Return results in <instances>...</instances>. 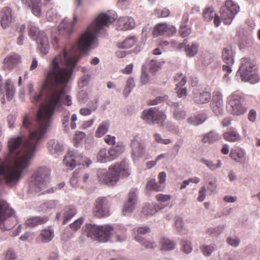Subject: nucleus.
Returning <instances> with one entry per match:
<instances>
[{
  "instance_id": "7ed1b4c3",
  "label": "nucleus",
  "mask_w": 260,
  "mask_h": 260,
  "mask_svg": "<svg viewBox=\"0 0 260 260\" xmlns=\"http://www.w3.org/2000/svg\"><path fill=\"white\" fill-rule=\"evenodd\" d=\"M130 175L128 165L123 160L120 164H116L109 167L108 170L100 169L97 175L100 182L109 185H113L119 179V177H127Z\"/></svg>"
},
{
  "instance_id": "f704fd0d",
  "label": "nucleus",
  "mask_w": 260,
  "mask_h": 260,
  "mask_svg": "<svg viewBox=\"0 0 260 260\" xmlns=\"http://www.w3.org/2000/svg\"><path fill=\"white\" fill-rule=\"evenodd\" d=\"M146 188L147 190L161 191L164 188V185L158 184L156 182L155 179H151L147 182Z\"/></svg>"
},
{
  "instance_id": "72a5a7b5",
  "label": "nucleus",
  "mask_w": 260,
  "mask_h": 260,
  "mask_svg": "<svg viewBox=\"0 0 260 260\" xmlns=\"http://www.w3.org/2000/svg\"><path fill=\"white\" fill-rule=\"evenodd\" d=\"M119 25L123 30L131 29L135 26V21L132 17H126L119 20Z\"/></svg>"
},
{
  "instance_id": "e2e57ef3",
  "label": "nucleus",
  "mask_w": 260,
  "mask_h": 260,
  "mask_svg": "<svg viewBox=\"0 0 260 260\" xmlns=\"http://www.w3.org/2000/svg\"><path fill=\"white\" fill-rule=\"evenodd\" d=\"M80 177L79 172L77 169H76L73 174L72 177L70 179V182L71 185L73 187H76L78 184V178Z\"/></svg>"
},
{
  "instance_id": "3c124183",
  "label": "nucleus",
  "mask_w": 260,
  "mask_h": 260,
  "mask_svg": "<svg viewBox=\"0 0 260 260\" xmlns=\"http://www.w3.org/2000/svg\"><path fill=\"white\" fill-rule=\"evenodd\" d=\"M168 99V96L164 95L162 96H158L155 99L150 100L148 101L147 104L149 106H154L162 103L165 101H167Z\"/></svg>"
},
{
  "instance_id": "dca6fc26",
  "label": "nucleus",
  "mask_w": 260,
  "mask_h": 260,
  "mask_svg": "<svg viewBox=\"0 0 260 260\" xmlns=\"http://www.w3.org/2000/svg\"><path fill=\"white\" fill-rule=\"evenodd\" d=\"M93 212L95 216L99 217L109 215V206L106 198L96 199L95 207L93 208Z\"/></svg>"
},
{
  "instance_id": "cd10ccee",
  "label": "nucleus",
  "mask_w": 260,
  "mask_h": 260,
  "mask_svg": "<svg viewBox=\"0 0 260 260\" xmlns=\"http://www.w3.org/2000/svg\"><path fill=\"white\" fill-rule=\"evenodd\" d=\"M112 231H114L116 234L117 240L119 242L124 241L126 238V229L125 226L122 224H118L115 225L114 227L112 226Z\"/></svg>"
},
{
  "instance_id": "5fc2aeb1",
  "label": "nucleus",
  "mask_w": 260,
  "mask_h": 260,
  "mask_svg": "<svg viewBox=\"0 0 260 260\" xmlns=\"http://www.w3.org/2000/svg\"><path fill=\"white\" fill-rule=\"evenodd\" d=\"M201 250L205 256H209L214 251V247L211 245H204L201 247Z\"/></svg>"
},
{
  "instance_id": "20e7f679",
  "label": "nucleus",
  "mask_w": 260,
  "mask_h": 260,
  "mask_svg": "<svg viewBox=\"0 0 260 260\" xmlns=\"http://www.w3.org/2000/svg\"><path fill=\"white\" fill-rule=\"evenodd\" d=\"M84 235L101 242H107L110 237L112 226L104 225L98 226L93 224H86L82 228Z\"/></svg>"
},
{
  "instance_id": "864d4df0",
  "label": "nucleus",
  "mask_w": 260,
  "mask_h": 260,
  "mask_svg": "<svg viewBox=\"0 0 260 260\" xmlns=\"http://www.w3.org/2000/svg\"><path fill=\"white\" fill-rule=\"evenodd\" d=\"M160 63L156 60L152 59L149 63V70L151 73H154L160 69Z\"/></svg>"
},
{
  "instance_id": "4468645a",
  "label": "nucleus",
  "mask_w": 260,
  "mask_h": 260,
  "mask_svg": "<svg viewBox=\"0 0 260 260\" xmlns=\"http://www.w3.org/2000/svg\"><path fill=\"white\" fill-rule=\"evenodd\" d=\"M138 194V190L136 188H132L129 191L127 201L125 203L122 211L124 215H128L134 211L137 202Z\"/></svg>"
},
{
  "instance_id": "c756f323",
  "label": "nucleus",
  "mask_w": 260,
  "mask_h": 260,
  "mask_svg": "<svg viewBox=\"0 0 260 260\" xmlns=\"http://www.w3.org/2000/svg\"><path fill=\"white\" fill-rule=\"evenodd\" d=\"M222 59L227 64H233L234 62V53L229 47L223 49L222 54Z\"/></svg>"
},
{
  "instance_id": "603ef678",
  "label": "nucleus",
  "mask_w": 260,
  "mask_h": 260,
  "mask_svg": "<svg viewBox=\"0 0 260 260\" xmlns=\"http://www.w3.org/2000/svg\"><path fill=\"white\" fill-rule=\"evenodd\" d=\"M186 116V112L183 109H175L173 112V117L177 120H182Z\"/></svg>"
},
{
  "instance_id": "774afa93",
  "label": "nucleus",
  "mask_w": 260,
  "mask_h": 260,
  "mask_svg": "<svg viewBox=\"0 0 260 260\" xmlns=\"http://www.w3.org/2000/svg\"><path fill=\"white\" fill-rule=\"evenodd\" d=\"M59 34L58 32H52L51 35L52 38V43L55 49H57L59 47L58 42H59Z\"/></svg>"
},
{
  "instance_id": "de8ad7c7",
  "label": "nucleus",
  "mask_w": 260,
  "mask_h": 260,
  "mask_svg": "<svg viewBox=\"0 0 260 260\" xmlns=\"http://www.w3.org/2000/svg\"><path fill=\"white\" fill-rule=\"evenodd\" d=\"M97 159L98 161L102 163L110 161L106 149H102L100 150L98 153Z\"/></svg>"
},
{
  "instance_id": "473e14b6",
  "label": "nucleus",
  "mask_w": 260,
  "mask_h": 260,
  "mask_svg": "<svg viewBox=\"0 0 260 260\" xmlns=\"http://www.w3.org/2000/svg\"><path fill=\"white\" fill-rule=\"evenodd\" d=\"M5 89L7 100L8 101L11 100L15 92V89L11 79H8L6 80L5 83Z\"/></svg>"
},
{
  "instance_id": "393cba45",
  "label": "nucleus",
  "mask_w": 260,
  "mask_h": 260,
  "mask_svg": "<svg viewBox=\"0 0 260 260\" xmlns=\"http://www.w3.org/2000/svg\"><path fill=\"white\" fill-rule=\"evenodd\" d=\"M124 150V146L122 143L111 147L108 151L109 161H112L118 157Z\"/></svg>"
},
{
  "instance_id": "bf43d9fd",
  "label": "nucleus",
  "mask_w": 260,
  "mask_h": 260,
  "mask_svg": "<svg viewBox=\"0 0 260 260\" xmlns=\"http://www.w3.org/2000/svg\"><path fill=\"white\" fill-rule=\"evenodd\" d=\"M191 33V28L187 25L180 24V34L182 37H186Z\"/></svg>"
},
{
  "instance_id": "4d7b16f0",
  "label": "nucleus",
  "mask_w": 260,
  "mask_h": 260,
  "mask_svg": "<svg viewBox=\"0 0 260 260\" xmlns=\"http://www.w3.org/2000/svg\"><path fill=\"white\" fill-rule=\"evenodd\" d=\"M84 221V218L80 217L78 219H76L74 222L70 224V228L74 231H76L79 229Z\"/></svg>"
},
{
  "instance_id": "4c0bfd02",
  "label": "nucleus",
  "mask_w": 260,
  "mask_h": 260,
  "mask_svg": "<svg viewBox=\"0 0 260 260\" xmlns=\"http://www.w3.org/2000/svg\"><path fill=\"white\" fill-rule=\"evenodd\" d=\"M201 162L206 166V167L211 171H215L216 169L221 167L222 163L220 159L217 160V162L214 163L211 160L207 159L205 158H202L201 159Z\"/></svg>"
},
{
  "instance_id": "bb28decb",
  "label": "nucleus",
  "mask_w": 260,
  "mask_h": 260,
  "mask_svg": "<svg viewBox=\"0 0 260 260\" xmlns=\"http://www.w3.org/2000/svg\"><path fill=\"white\" fill-rule=\"evenodd\" d=\"M211 99L210 93L208 91L194 92L193 100L197 104H205L209 102Z\"/></svg>"
},
{
  "instance_id": "ddd939ff",
  "label": "nucleus",
  "mask_w": 260,
  "mask_h": 260,
  "mask_svg": "<svg viewBox=\"0 0 260 260\" xmlns=\"http://www.w3.org/2000/svg\"><path fill=\"white\" fill-rule=\"evenodd\" d=\"M14 213L13 209L10 208L9 204L5 201L0 200V227L3 224L2 229L5 231L11 230L15 225L14 223L10 225H8L7 222L9 218Z\"/></svg>"
},
{
  "instance_id": "052dcab7",
  "label": "nucleus",
  "mask_w": 260,
  "mask_h": 260,
  "mask_svg": "<svg viewBox=\"0 0 260 260\" xmlns=\"http://www.w3.org/2000/svg\"><path fill=\"white\" fill-rule=\"evenodd\" d=\"M150 81V77L145 70V69H144V66H143L142 68V72H141V82L142 84L145 85L149 83Z\"/></svg>"
},
{
  "instance_id": "f3484780",
  "label": "nucleus",
  "mask_w": 260,
  "mask_h": 260,
  "mask_svg": "<svg viewBox=\"0 0 260 260\" xmlns=\"http://www.w3.org/2000/svg\"><path fill=\"white\" fill-rule=\"evenodd\" d=\"M211 108L216 115L222 114L223 111V104L222 94L221 92L218 91L213 92Z\"/></svg>"
},
{
  "instance_id": "ea45409f",
  "label": "nucleus",
  "mask_w": 260,
  "mask_h": 260,
  "mask_svg": "<svg viewBox=\"0 0 260 260\" xmlns=\"http://www.w3.org/2000/svg\"><path fill=\"white\" fill-rule=\"evenodd\" d=\"M168 25L165 23H159L155 25L153 30V35L154 37L161 35H166Z\"/></svg>"
},
{
  "instance_id": "37998d69",
  "label": "nucleus",
  "mask_w": 260,
  "mask_h": 260,
  "mask_svg": "<svg viewBox=\"0 0 260 260\" xmlns=\"http://www.w3.org/2000/svg\"><path fill=\"white\" fill-rule=\"evenodd\" d=\"M109 127V125L107 122H103L97 128L95 136L98 138L102 137L108 132Z\"/></svg>"
},
{
  "instance_id": "1a4fd4ad",
  "label": "nucleus",
  "mask_w": 260,
  "mask_h": 260,
  "mask_svg": "<svg viewBox=\"0 0 260 260\" xmlns=\"http://www.w3.org/2000/svg\"><path fill=\"white\" fill-rule=\"evenodd\" d=\"M227 101L229 111L232 115L240 116L247 111V108L243 104L244 98L238 91L232 93L228 98Z\"/></svg>"
},
{
  "instance_id": "9d476101",
  "label": "nucleus",
  "mask_w": 260,
  "mask_h": 260,
  "mask_svg": "<svg viewBox=\"0 0 260 260\" xmlns=\"http://www.w3.org/2000/svg\"><path fill=\"white\" fill-rule=\"evenodd\" d=\"M63 164L69 169L73 170L77 165H86L88 167L91 164V161L87 158H84L82 153L79 152L76 149L69 151L64 156L63 160Z\"/></svg>"
},
{
  "instance_id": "79ce46f5",
  "label": "nucleus",
  "mask_w": 260,
  "mask_h": 260,
  "mask_svg": "<svg viewBox=\"0 0 260 260\" xmlns=\"http://www.w3.org/2000/svg\"><path fill=\"white\" fill-rule=\"evenodd\" d=\"M176 230L180 234H186L187 232L186 228L184 226L181 217H177L175 221Z\"/></svg>"
},
{
  "instance_id": "6ab92c4d",
  "label": "nucleus",
  "mask_w": 260,
  "mask_h": 260,
  "mask_svg": "<svg viewBox=\"0 0 260 260\" xmlns=\"http://www.w3.org/2000/svg\"><path fill=\"white\" fill-rule=\"evenodd\" d=\"M199 47V44L196 42L192 43L191 45L187 44V41L185 39L182 43L179 44L178 49L180 50H184L187 56L192 57L198 53Z\"/></svg>"
},
{
  "instance_id": "7c9ffc66",
  "label": "nucleus",
  "mask_w": 260,
  "mask_h": 260,
  "mask_svg": "<svg viewBox=\"0 0 260 260\" xmlns=\"http://www.w3.org/2000/svg\"><path fill=\"white\" fill-rule=\"evenodd\" d=\"M63 224H66L76 214V209L73 206L70 205L65 207L63 210Z\"/></svg>"
},
{
  "instance_id": "a878e982",
  "label": "nucleus",
  "mask_w": 260,
  "mask_h": 260,
  "mask_svg": "<svg viewBox=\"0 0 260 260\" xmlns=\"http://www.w3.org/2000/svg\"><path fill=\"white\" fill-rule=\"evenodd\" d=\"M223 137L226 141L236 142L239 141L241 139V136L236 129L231 127L223 134Z\"/></svg>"
},
{
  "instance_id": "2f4dec72",
  "label": "nucleus",
  "mask_w": 260,
  "mask_h": 260,
  "mask_svg": "<svg viewBox=\"0 0 260 260\" xmlns=\"http://www.w3.org/2000/svg\"><path fill=\"white\" fill-rule=\"evenodd\" d=\"M54 236L53 230L44 229L39 235V238L43 243H48L53 239Z\"/></svg>"
},
{
  "instance_id": "6e6552de",
  "label": "nucleus",
  "mask_w": 260,
  "mask_h": 260,
  "mask_svg": "<svg viewBox=\"0 0 260 260\" xmlns=\"http://www.w3.org/2000/svg\"><path fill=\"white\" fill-rule=\"evenodd\" d=\"M141 117L148 124H157L159 127H164L167 115L164 110L152 107L143 110Z\"/></svg>"
},
{
  "instance_id": "58836bf2",
  "label": "nucleus",
  "mask_w": 260,
  "mask_h": 260,
  "mask_svg": "<svg viewBox=\"0 0 260 260\" xmlns=\"http://www.w3.org/2000/svg\"><path fill=\"white\" fill-rule=\"evenodd\" d=\"M160 244H161V250L163 251H169L173 250L175 248V243L166 238H164L160 240Z\"/></svg>"
},
{
  "instance_id": "a18cd8bd",
  "label": "nucleus",
  "mask_w": 260,
  "mask_h": 260,
  "mask_svg": "<svg viewBox=\"0 0 260 260\" xmlns=\"http://www.w3.org/2000/svg\"><path fill=\"white\" fill-rule=\"evenodd\" d=\"M224 228V225H218L215 228H209L207 231V233L213 237L217 236L222 232Z\"/></svg>"
},
{
  "instance_id": "6e6d98bb",
  "label": "nucleus",
  "mask_w": 260,
  "mask_h": 260,
  "mask_svg": "<svg viewBox=\"0 0 260 260\" xmlns=\"http://www.w3.org/2000/svg\"><path fill=\"white\" fill-rule=\"evenodd\" d=\"M166 128L167 131L173 133L174 134H177L179 132L178 126L172 122H168L166 124Z\"/></svg>"
},
{
  "instance_id": "49530a36",
  "label": "nucleus",
  "mask_w": 260,
  "mask_h": 260,
  "mask_svg": "<svg viewBox=\"0 0 260 260\" xmlns=\"http://www.w3.org/2000/svg\"><path fill=\"white\" fill-rule=\"evenodd\" d=\"M86 134L82 132L77 131L74 137L75 145L79 147L83 141H85Z\"/></svg>"
},
{
  "instance_id": "9b49d317",
  "label": "nucleus",
  "mask_w": 260,
  "mask_h": 260,
  "mask_svg": "<svg viewBox=\"0 0 260 260\" xmlns=\"http://www.w3.org/2000/svg\"><path fill=\"white\" fill-rule=\"evenodd\" d=\"M239 11L240 7L237 4L232 0H227L220 8V17L224 24L229 25Z\"/></svg>"
},
{
  "instance_id": "412c9836",
  "label": "nucleus",
  "mask_w": 260,
  "mask_h": 260,
  "mask_svg": "<svg viewBox=\"0 0 260 260\" xmlns=\"http://www.w3.org/2000/svg\"><path fill=\"white\" fill-rule=\"evenodd\" d=\"M20 60V56L17 54L13 53L8 55L3 61V68L4 70H11L14 69Z\"/></svg>"
},
{
  "instance_id": "c9c22d12",
  "label": "nucleus",
  "mask_w": 260,
  "mask_h": 260,
  "mask_svg": "<svg viewBox=\"0 0 260 260\" xmlns=\"http://www.w3.org/2000/svg\"><path fill=\"white\" fill-rule=\"evenodd\" d=\"M138 41L135 36H130L126 38L122 42L119 43L118 46L121 49H128L133 47Z\"/></svg>"
},
{
  "instance_id": "b1692460",
  "label": "nucleus",
  "mask_w": 260,
  "mask_h": 260,
  "mask_svg": "<svg viewBox=\"0 0 260 260\" xmlns=\"http://www.w3.org/2000/svg\"><path fill=\"white\" fill-rule=\"evenodd\" d=\"M49 220L47 216H33L28 218L25 221L27 227L35 228L39 225H42L46 223Z\"/></svg>"
},
{
  "instance_id": "2eb2a0df",
  "label": "nucleus",
  "mask_w": 260,
  "mask_h": 260,
  "mask_svg": "<svg viewBox=\"0 0 260 260\" xmlns=\"http://www.w3.org/2000/svg\"><path fill=\"white\" fill-rule=\"evenodd\" d=\"M150 232V229L149 226H144L139 227L137 230V235L135 237L136 241L138 242L144 246L146 248L154 249L157 246L156 243L147 241L141 237L140 235H144Z\"/></svg>"
},
{
  "instance_id": "69168bd1",
  "label": "nucleus",
  "mask_w": 260,
  "mask_h": 260,
  "mask_svg": "<svg viewBox=\"0 0 260 260\" xmlns=\"http://www.w3.org/2000/svg\"><path fill=\"white\" fill-rule=\"evenodd\" d=\"M89 80V76L88 75H84L81 77L78 82V85L80 88H83L86 86Z\"/></svg>"
},
{
  "instance_id": "0eeeda50",
  "label": "nucleus",
  "mask_w": 260,
  "mask_h": 260,
  "mask_svg": "<svg viewBox=\"0 0 260 260\" xmlns=\"http://www.w3.org/2000/svg\"><path fill=\"white\" fill-rule=\"evenodd\" d=\"M241 64L237 74L240 75L242 81L251 84L256 83L259 80V77L255 64L246 58L241 59Z\"/></svg>"
},
{
  "instance_id": "39448f33",
  "label": "nucleus",
  "mask_w": 260,
  "mask_h": 260,
  "mask_svg": "<svg viewBox=\"0 0 260 260\" xmlns=\"http://www.w3.org/2000/svg\"><path fill=\"white\" fill-rule=\"evenodd\" d=\"M28 34L29 37L36 41L41 53L46 55L49 50V43L48 37L44 31H41L35 23L30 22L28 24Z\"/></svg>"
},
{
  "instance_id": "338daca9",
  "label": "nucleus",
  "mask_w": 260,
  "mask_h": 260,
  "mask_svg": "<svg viewBox=\"0 0 260 260\" xmlns=\"http://www.w3.org/2000/svg\"><path fill=\"white\" fill-rule=\"evenodd\" d=\"M228 243L234 247L238 246L240 243V240L239 238L228 237L226 239Z\"/></svg>"
},
{
  "instance_id": "e433bc0d",
  "label": "nucleus",
  "mask_w": 260,
  "mask_h": 260,
  "mask_svg": "<svg viewBox=\"0 0 260 260\" xmlns=\"http://www.w3.org/2000/svg\"><path fill=\"white\" fill-rule=\"evenodd\" d=\"M220 136L215 131H211L208 133L205 134L202 139L204 143H212L219 140Z\"/></svg>"
},
{
  "instance_id": "0e129e2a",
  "label": "nucleus",
  "mask_w": 260,
  "mask_h": 260,
  "mask_svg": "<svg viewBox=\"0 0 260 260\" xmlns=\"http://www.w3.org/2000/svg\"><path fill=\"white\" fill-rule=\"evenodd\" d=\"M47 18L49 21H56L57 19V14L55 10L51 9L47 12Z\"/></svg>"
},
{
  "instance_id": "8fccbe9b",
  "label": "nucleus",
  "mask_w": 260,
  "mask_h": 260,
  "mask_svg": "<svg viewBox=\"0 0 260 260\" xmlns=\"http://www.w3.org/2000/svg\"><path fill=\"white\" fill-rule=\"evenodd\" d=\"M142 212L145 215H152L157 212V210L154 205L147 204L142 208Z\"/></svg>"
},
{
  "instance_id": "680f3d73",
  "label": "nucleus",
  "mask_w": 260,
  "mask_h": 260,
  "mask_svg": "<svg viewBox=\"0 0 260 260\" xmlns=\"http://www.w3.org/2000/svg\"><path fill=\"white\" fill-rule=\"evenodd\" d=\"M78 101L81 103H85L88 100V94L84 90H81L77 94Z\"/></svg>"
},
{
  "instance_id": "13d9d810",
  "label": "nucleus",
  "mask_w": 260,
  "mask_h": 260,
  "mask_svg": "<svg viewBox=\"0 0 260 260\" xmlns=\"http://www.w3.org/2000/svg\"><path fill=\"white\" fill-rule=\"evenodd\" d=\"M183 141L181 139L177 141L173 146V154L174 157H176L179 153L180 148L182 147Z\"/></svg>"
},
{
  "instance_id": "f257e3e1",
  "label": "nucleus",
  "mask_w": 260,
  "mask_h": 260,
  "mask_svg": "<svg viewBox=\"0 0 260 260\" xmlns=\"http://www.w3.org/2000/svg\"><path fill=\"white\" fill-rule=\"evenodd\" d=\"M78 61V57L70 54L66 49L52 60L43 84L45 101L42 102L44 94L42 90L31 98L34 104H40L36 124L25 115L22 125L28 130V137L25 141L21 136L10 139L8 158L4 161L0 157V176L3 177L0 178V187L4 183L12 186L18 183L23 172L29 167L37 145L47 132L55 111L60 110L63 104L69 106L72 104L70 95H67L64 102L63 99L66 95V86Z\"/></svg>"
},
{
  "instance_id": "a19ab883",
  "label": "nucleus",
  "mask_w": 260,
  "mask_h": 260,
  "mask_svg": "<svg viewBox=\"0 0 260 260\" xmlns=\"http://www.w3.org/2000/svg\"><path fill=\"white\" fill-rule=\"evenodd\" d=\"M57 204V201L55 200H51L46 202L40 206L39 211L43 213H47L50 210L56 207Z\"/></svg>"
},
{
  "instance_id": "c03bdc74",
  "label": "nucleus",
  "mask_w": 260,
  "mask_h": 260,
  "mask_svg": "<svg viewBox=\"0 0 260 260\" xmlns=\"http://www.w3.org/2000/svg\"><path fill=\"white\" fill-rule=\"evenodd\" d=\"M216 15L213 8L209 7L205 9L203 13L204 19L206 21H210Z\"/></svg>"
},
{
  "instance_id": "a211bd4d",
  "label": "nucleus",
  "mask_w": 260,
  "mask_h": 260,
  "mask_svg": "<svg viewBox=\"0 0 260 260\" xmlns=\"http://www.w3.org/2000/svg\"><path fill=\"white\" fill-rule=\"evenodd\" d=\"M132 149V156L134 159L142 157L145 152V146L143 143L138 140L137 138H134L131 141Z\"/></svg>"
},
{
  "instance_id": "aec40b11",
  "label": "nucleus",
  "mask_w": 260,
  "mask_h": 260,
  "mask_svg": "<svg viewBox=\"0 0 260 260\" xmlns=\"http://www.w3.org/2000/svg\"><path fill=\"white\" fill-rule=\"evenodd\" d=\"M48 150L49 153L54 157H57L64 150L62 143L55 139L50 140L47 144Z\"/></svg>"
},
{
  "instance_id": "09e8293b",
  "label": "nucleus",
  "mask_w": 260,
  "mask_h": 260,
  "mask_svg": "<svg viewBox=\"0 0 260 260\" xmlns=\"http://www.w3.org/2000/svg\"><path fill=\"white\" fill-rule=\"evenodd\" d=\"M180 245L181 246L182 251L185 253L188 254L192 251V248L190 241L186 239H182L180 242Z\"/></svg>"
},
{
  "instance_id": "f8f14e48",
  "label": "nucleus",
  "mask_w": 260,
  "mask_h": 260,
  "mask_svg": "<svg viewBox=\"0 0 260 260\" xmlns=\"http://www.w3.org/2000/svg\"><path fill=\"white\" fill-rule=\"evenodd\" d=\"M75 11L73 14V21L68 18L64 19L58 26V31L65 37H69L73 31L74 23L77 21L76 11L82 5V0H75Z\"/></svg>"
},
{
  "instance_id": "5701e85b",
  "label": "nucleus",
  "mask_w": 260,
  "mask_h": 260,
  "mask_svg": "<svg viewBox=\"0 0 260 260\" xmlns=\"http://www.w3.org/2000/svg\"><path fill=\"white\" fill-rule=\"evenodd\" d=\"M230 156L231 158L241 164H244L246 161V152L244 149L237 148L232 150Z\"/></svg>"
},
{
  "instance_id": "c85d7f7f",
  "label": "nucleus",
  "mask_w": 260,
  "mask_h": 260,
  "mask_svg": "<svg viewBox=\"0 0 260 260\" xmlns=\"http://www.w3.org/2000/svg\"><path fill=\"white\" fill-rule=\"evenodd\" d=\"M207 119V116L205 113H200L194 116H191L187 119V122L193 125H199L203 124Z\"/></svg>"
},
{
  "instance_id": "423d86ee",
  "label": "nucleus",
  "mask_w": 260,
  "mask_h": 260,
  "mask_svg": "<svg viewBox=\"0 0 260 260\" xmlns=\"http://www.w3.org/2000/svg\"><path fill=\"white\" fill-rule=\"evenodd\" d=\"M49 171L46 167H40L31 176L29 182V190L38 192L43 190L47 185Z\"/></svg>"
},
{
  "instance_id": "4be33fe9",
  "label": "nucleus",
  "mask_w": 260,
  "mask_h": 260,
  "mask_svg": "<svg viewBox=\"0 0 260 260\" xmlns=\"http://www.w3.org/2000/svg\"><path fill=\"white\" fill-rule=\"evenodd\" d=\"M1 23L2 27L6 29L12 22V10L9 7H4L1 12Z\"/></svg>"
},
{
  "instance_id": "f03ea898",
  "label": "nucleus",
  "mask_w": 260,
  "mask_h": 260,
  "mask_svg": "<svg viewBox=\"0 0 260 260\" xmlns=\"http://www.w3.org/2000/svg\"><path fill=\"white\" fill-rule=\"evenodd\" d=\"M115 18L106 13L99 14L94 21L87 27L79 37L76 46L72 47V51L78 49L87 51L90 47H96L97 35L105 27H108L115 21Z\"/></svg>"
}]
</instances>
